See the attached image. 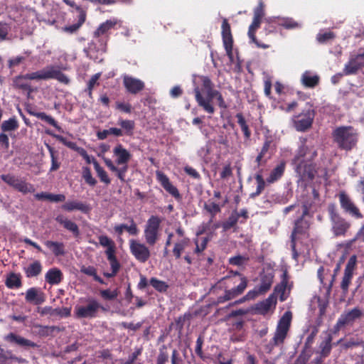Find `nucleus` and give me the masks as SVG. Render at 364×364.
Listing matches in <instances>:
<instances>
[{
    "label": "nucleus",
    "instance_id": "obj_18",
    "mask_svg": "<svg viewBox=\"0 0 364 364\" xmlns=\"http://www.w3.org/2000/svg\"><path fill=\"white\" fill-rule=\"evenodd\" d=\"M361 315L362 311L358 307H355L350 311L342 314L335 325L334 328L336 331H339L343 326L353 324V323L356 319L359 318Z\"/></svg>",
    "mask_w": 364,
    "mask_h": 364
},
{
    "label": "nucleus",
    "instance_id": "obj_1",
    "mask_svg": "<svg viewBox=\"0 0 364 364\" xmlns=\"http://www.w3.org/2000/svg\"><path fill=\"white\" fill-rule=\"evenodd\" d=\"M318 150L315 146L307 144V139H301V144L295 151L291 165L300 180L312 181L318 173V167L316 163Z\"/></svg>",
    "mask_w": 364,
    "mask_h": 364
},
{
    "label": "nucleus",
    "instance_id": "obj_17",
    "mask_svg": "<svg viewBox=\"0 0 364 364\" xmlns=\"http://www.w3.org/2000/svg\"><path fill=\"white\" fill-rule=\"evenodd\" d=\"M274 148L272 139L269 137L266 138L262 146L261 151L255 159V162L257 167L265 165L267 162L272 158V156L274 154Z\"/></svg>",
    "mask_w": 364,
    "mask_h": 364
},
{
    "label": "nucleus",
    "instance_id": "obj_32",
    "mask_svg": "<svg viewBox=\"0 0 364 364\" xmlns=\"http://www.w3.org/2000/svg\"><path fill=\"white\" fill-rule=\"evenodd\" d=\"M285 170V162L282 161L274 168H273L267 178V182L269 183H273L282 178Z\"/></svg>",
    "mask_w": 364,
    "mask_h": 364
},
{
    "label": "nucleus",
    "instance_id": "obj_25",
    "mask_svg": "<svg viewBox=\"0 0 364 364\" xmlns=\"http://www.w3.org/2000/svg\"><path fill=\"white\" fill-rule=\"evenodd\" d=\"M262 20L253 18L252 23L249 26L248 36L251 41L254 43L257 48L266 49L269 48V44L263 43L259 42L256 38L255 33L257 30L260 27Z\"/></svg>",
    "mask_w": 364,
    "mask_h": 364
},
{
    "label": "nucleus",
    "instance_id": "obj_61",
    "mask_svg": "<svg viewBox=\"0 0 364 364\" xmlns=\"http://www.w3.org/2000/svg\"><path fill=\"white\" fill-rule=\"evenodd\" d=\"M352 278H353V274H347V273L344 272V275L343 277L342 282L341 284V288L342 289L343 292L346 293L348 291Z\"/></svg>",
    "mask_w": 364,
    "mask_h": 364
},
{
    "label": "nucleus",
    "instance_id": "obj_12",
    "mask_svg": "<svg viewBox=\"0 0 364 364\" xmlns=\"http://www.w3.org/2000/svg\"><path fill=\"white\" fill-rule=\"evenodd\" d=\"M129 250L134 258L141 263L146 262L151 257L149 247L136 240H129Z\"/></svg>",
    "mask_w": 364,
    "mask_h": 364
},
{
    "label": "nucleus",
    "instance_id": "obj_8",
    "mask_svg": "<svg viewBox=\"0 0 364 364\" xmlns=\"http://www.w3.org/2000/svg\"><path fill=\"white\" fill-rule=\"evenodd\" d=\"M161 220L156 215H151L144 227V235L146 242L154 245L160 237V225Z\"/></svg>",
    "mask_w": 364,
    "mask_h": 364
},
{
    "label": "nucleus",
    "instance_id": "obj_21",
    "mask_svg": "<svg viewBox=\"0 0 364 364\" xmlns=\"http://www.w3.org/2000/svg\"><path fill=\"white\" fill-rule=\"evenodd\" d=\"M289 280V277L288 274V272L286 269L283 272V274H282V278H281V282L279 284L276 285V287H274V293H273L274 294H275V293L279 294V300L281 301H284L287 299L289 295L285 294L286 289H288L289 291H290V289L293 285L292 283H290Z\"/></svg>",
    "mask_w": 364,
    "mask_h": 364
},
{
    "label": "nucleus",
    "instance_id": "obj_47",
    "mask_svg": "<svg viewBox=\"0 0 364 364\" xmlns=\"http://www.w3.org/2000/svg\"><path fill=\"white\" fill-rule=\"evenodd\" d=\"M94 166L100 181L107 185L109 184L111 182L110 178H109L107 172L100 166L97 161H94Z\"/></svg>",
    "mask_w": 364,
    "mask_h": 364
},
{
    "label": "nucleus",
    "instance_id": "obj_13",
    "mask_svg": "<svg viewBox=\"0 0 364 364\" xmlns=\"http://www.w3.org/2000/svg\"><path fill=\"white\" fill-rule=\"evenodd\" d=\"M309 213V206L307 204L302 205V214L295 221L294 229L291 234V238L296 240L297 235H304L309 228L310 224L309 221L304 219V217L308 215Z\"/></svg>",
    "mask_w": 364,
    "mask_h": 364
},
{
    "label": "nucleus",
    "instance_id": "obj_27",
    "mask_svg": "<svg viewBox=\"0 0 364 364\" xmlns=\"http://www.w3.org/2000/svg\"><path fill=\"white\" fill-rule=\"evenodd\" d=\"M6 340L11 343H14L26 348L38 346L34 342L13 333L8 334L6 336Z\"/></svg>",
    "mask_w": 364,
    "mask_h": 364
},
{
    "label": "nucleus",
    "instance_id": "obj_20",
    "mask_svg": "<svg viewBox=\"0 0 364 364\" xmlns=\"http://www.w3.org/2000/svg\"><path fill=\"white\" fill-rule=\"evenodd\" d=\"M99 309L105 310L96 300L91 299L87 306H80L77 309V315L80 318H93L96 316Z\"/></svg>",
    "mask_w": 364,
    "mask_h": 364
},
{
    "label": "nucleus",
    "instance_id": "obj_55",
    "mask_svg": "<svg viewBox=\"0 0 364 364\" xmlns=\"http://www.w3.org/2000/svg\"><path fill=\"white\" fill-rule=\"evenodd\" d=\"M70 149L75 150L85 160L87 164L91 163V157L88 155L86 150L82 147H78L75 143L70 141Z\"/></svg>",
    "mask_w": 364,
    "mask_h": 364
},
{
    "label": "nucleus",
    "instance_id": "obj_6",
    "mask_svg": "<svg viewBox=\"0 0 364 364\" xmlns=\"http://www.w3.org/2000/svg\"><path fill=\"white\" fill-rule=\"evenodd\" d=\"M328 213L333 235L336 237L344 236L351 226L350 223L339 214L334 203L328 205Z\"/></svg>",
    "mask_w": 364,
    "mask_h": 364
},
{
    "label": "nucleus",
    "instance_id": "obj_58",
    "mask_svg": "<svg viewBox=\"0 0 364 364\" xmlns=\"http://www.w3.org/2000/svg\"><path fill=\"white\" fill-rule=\"evenodd\" d=\"M169 355L167 351L166 350V347L163 346L159 350V355L156 358V364H167L168 362Z\"/></svg>",
    "mask_w": 364,
    "mask_h": 364
},
{
    "label": "nucleus",
    "instance_id": "obj_3",
    "mask_svg": "<svg viewBox=\"0 0 364 364\" xmlns=\"http://www.w3.org/2000/svg\"><path fill=\"white\" fill-rule=\"evenodd\" d=\"M232 275L225 276L220 279L212 288L211 292L217 293V290H224L223 295L217 297L213 301L214 305L223 304L241 295L247 287L248 280L239 272H232Z\"/></svg>",
    "mask_w": 364,
    "mask_h": 364
},
{
    "label": "nucleus",
    "instance_id": "obj_46",
    "mask_svg": "<svg viewBox=\"0 0 364 364\" xmlns=\"http://www.w3.org/2000/svg\"><path fill=\"white\" fill-rule=\"evenodd\" d=\"M41 272V265L38 261H35L31 264L26 270L28 277H36Z\"/></svg>",
    "mask_w": 364,
    "mask_h": 364
},
{
    "label": "nucleus",
    "instance_id": "obj_56",
    "mask_svg": "<svg viewBox=\"0 0 364 364\" xmlns=\"http://www.w3.org/2000/svg\"><path fill=\"white\" fill-rule=\"evenodd\" d=\"M99 243L102 247H107V250H116L115 244L113 240H112L110 238H109L106 235H101L99 237Z\"/></svg>",
    "mask_w": 364,
    "mask_h": 364
},
{
    "label": "nucleus",
    "instance_id": "obj_49",
    "mask_svg": "<svg viewBox=\"0 0 364 364\" xmlns=\"http://www.w3.org/2000/svg\"><path fill=\"white\" fill-rule=\"evenodd\" d=\"M331 341H332V337L331 336H328V338H326L324 341H323L321 345V354L323 357H327L331 350Z\"/></svg>",
    "mask_w": 364,
    "mask_h": 364
},
{
    "label": "nucleus",
    "instance_id": "obj_44",
    "mask_svg": "<svg viewBox=\"0 0 364 364\" xmlns=\"http://www.w3.org/2000/svg\"><path fill=\"white\" fill-rule=\"evenodd\" d=\"M18 127V124L15 118H11L9 120L4 121L1 125L3 132L15 131Z\"/></svg>",
    "mask_w": 364,
    "mask_h": 364
},
{
    "label": "nucleus",
    "instance_id": "obj_51",
    "mask_svg": "<svg viewBox=\"0 0 364 364\" xmlns=\"http://www.w3.org/2000/svg\"><path fill=\"white\" fill-rule=\"evenodd\" d=\"M6 284L9 288H18L21 286V279L19 276L16 274H10L6 279Z\"/></svg>",
    "mask_w": 364,
    "mask_h": 364
},
{
    "label": "nucleus",
    "instance_id": "obj_63",
    "mask_svg": "<svg viewBox=\"0 0 364 364\" xmlns=\"http://www.w3.org/2000/svg\"><path fill=\"white\" fill-rule=\"evenodd\" d=\"M208 242V237H203L202 239V242H201V243L200 245L198 244V240H195L196 248L194 250V253L200 254L202 252H203L206 249Z\"/></svg>",
    "mask_w": 364,
    "mask_h": 364
},
{
    "label": "nucleus",
    "instance_id": "obj_37",
    "mask_svg": "<svg viewBox=\"0 0 364 364\" xmlns=\"http://www.w3.org/2000/svg\"><path fill=\"white\" fill-rule=\"evenodd\" d=\"M235 117L237 119V124L240 125L241 130L243 132L245 139L249 140L251 137L252 133L242 113H237Z\"/></svg>",
    "mask_w": 364,
    "mask_h": 364
},
{
    "label": "nucleus",
    "instance_id": "obj_4",
    "mask_svg": "<svg viewBox=\"0 0 364 364\" xmlns=\"http://www.w3.org/2000/svg\"><path fill=\"white\" fill-rule=\"evenodd\" d=\"M113 154L116 156L115 163L121 167H117L109 159H105L104 161L107 168L115 173L117 177L122 181L125 182L126 173L128 171V162L131 159L132 155L122 144H117L113 149Z\"/></svg>",
    "mask_w": 364,
    "mask_h": 364
},
{
    "label": "nucleus",
    "instance_id": "obj_34",
    "mask_svg": "<svg viewBox=\"0 0 364 364\" xmlns=\"http://www.w3.org/2000/svg\"><path fill=\"white\" fill-rule=\"evenodd\" d=\"M92 210L90 204L86 202L75 200L70 201V211L78 210L84 214H88Z\"/></svg>",
    "mask_w": 364,
    "mask_h": 364
},
{
    "label": "nucleus",
    "instance_id": "obj_16",
    "mask_svg": "<svg viewBox=\"0 0 364 364\" xmlns=\"http://www.w3.org/2000/svg\"><path fill=\"white\" fill-rule=\"evenodd\" d=\"M1 178L8 185L24 194L28 193H33L35 191L32 185L26 183L25 181L15 177L14 176L9 174L1 175Z\"/></svg>",
    "mask_w": 364,
    "mask_h": 364
},
{
    "label": "nucleus",
    "instance_id": "obj_28",
    "mask_svg": "<svg viewBox=\"0 0 364 364\" xmlns=\"http://www.w3.org/2000/svg\"><path fill=\"white\" fill-rule=\"evenodd\" d=\"M319 81V76L316 74H313L309 70L305 71L301 77V84L305 87L308 88H314L316 87L318 85Z\"/></svg>",
    "mask_w": 364,
    "mask_h": 364
},
{
    "label": "nucleus",
    "instance_id": "obj_62",
    "mask_svg": "<svg viewBox=\"0 0 364 364\" xmlns=\"http://www.w3.org/2000/svg\"><path fill=\"white\" fill-rule=\"evenodd\" d=\"M356 265V257L355 255L350 257L346 266L344 272L353 274V270Z\"/></svg>",
    "mask_w": 364,
    "mask_h": 364
},
{
    "label": "nucleus",
    "instance_id": "obj_60",
    "mask_svg": "<svg viewBox=\"0 0 364 364\" xmlns=\"http://www.w3.org/2000/svg\"><path fill=\"white\" fill-rule=\"evenodd\" d=\"M101 74L100 73H96L93 75L91 78L87 82V90L88 92V95L90 97L92 96V92L93 90V87L97 84V80L100 79Z\"/></svg>",
    "mask_w": 364,
    "mask_h": 364
},
{
    "label": "nucleus",
    "instance_id": "obj_43",
    "mask_svg": "<svg viewBox=\"0 0 364 364\" xmlns=\"http://www.w3.org/2000/svg\"><path fill=\"white\" fill-rule=\"evenodd\" d=\"M45 245L55 254L58 256L65 253L64 246L60 242L46 241Z\"/></svg>",
    "mask_w": 364,
    "mask_h": 364
},
{
    "label": "nucleus",
    "instance_id": "obj_2",
    "mask_svg": "<svg viewBox=\"0 0 364 364\" xmlns=\"http://www.w3.org/2000/svg\"><path fill=\"white\" fill-rule=\"evenodd\" d=\"M201 86H196L193 89V94L198 106L208 114H213L215 112L213 100L216 99L218 107L225 109L228 107L222 93L215 89V85L208 76L200 77Z\"/></svg>",
    "mask_w": 364,
    "mask_h": 364
},
{
    "label": "nucleus",
    "instance_id": "obj_41",
    "mask_svg": "<svg viewBox=\"0 0 364 364\" xmlns=\"http://www.w3.org/2000/svg\"><path fill=\"white\" fill-rule=\"evenodd\" d=\"M118 125L124 129V134L127 136H132L133 134V130L135 127V123L132 120L128 119H119L118 121Z\"/></svg>",
    "mask_w": 364,
    "mask_h": 364
},
{
    "label": "nucleus",
    "instance_id": "obj_9",
    "mask_svg": "<svg viewBox=\"0 0 364 364\" xmlns=\"http://www.w3.org/2000/svg\"><path fill=\"white\" fill-rule=\"evenodd\" d=\"M341 209L344 213L355 219H361L363 215L358 207L353 201L350 196L344 191H340L337 195Z\"/></svg>",
    "mask_w": 364,
    "mask_h": 364
},
{
    "label": "nucleus",
    "instance_id": "obj_50",
    "mask_svg": "<svg viewBox=\"0 0 364 364\" xmlns=\"http://www.w3.org/2000/svg\"><path fill=\"white\" fill-rule=\"evenodd\" d=\"M38 312L41 316H50L51 317L59 316L61 313L59 309H53L50 306L38 308Z\"/></svg>",
    "mask_w": 364,
    "mask_h": 364
},
{
    "label": "nucleus",
    "instance_id": "obj_29",
    "mask_svg": "<svg viewBox=\"0 0 364 364\" xmlns=\"http://www.w3.org/2000/svg\"><path fill=\"white\" fill-rule=\"evenodd\" d=\"M191 245V240L188 237H183L181 240L174 243L173 248V255L176 259H180L181 255L187 247Z\"/></svg>",
    "mask_w": 364,
    "mask_h": 364
},
{
    "label": "nucleus",
    "instance_id": "obj_59",
    "mask_svg": "<svg viewBox=\"0 0 364 364\" xmlns=\"http://www.w3.org/2000/svg\"><path fill=\"white\" fill-rule=\"evenodd\" d=\"M335 38V34L332 31L325 32V33H320L317 35V41L320 43H325L328 41L333 39Z\"/></svg>",
    "mask_w": 364,
    "mask_h": 364
},
{
    "label": "nucleus",
    "instance_id": "obj_14",
    "mask_svg": "<svg viewBox=\"0 0 364 364\" xmlns=\"http://www.w3.org/2000/svg\"><path fill=\"white\" fill-rule=\"evenodd\" d=\"M222 38L223 46L227 55L230 60L233 58L232 47H233V38L231 33L230 25L227 18H223L222 25Z\"/></svg>",
    "mask_w": 364,
    "mask_h": 364
},
{
    "label": "nucleus",
    "instance_id": "obj_5",
    "mask_svg": "<svg viewBox=\"0 0 364 364\" xmlns=\"http://www.w3.org/2000/svg\"><path fill=\"white\" fill-rule=\"evenodd\" d=\"M333 137L338 147L346 151L351 150L358 141V134L350 126L337 127L333 132Z\"/></svg>",
    "mask_w": 364,
    "mask_h": 364
},
{
    "label": "nucleus",
    "instance_id": "obj_22",
    "mask_svg": "<svg viewBox=\"0 0 364 364\" xmlns=\"http://www.w3.org/2000/svg\"><path fill=\"white\" fill-rule=\"evenodd\" d=\"M123 85L127 91L131 94L136 95L144 88V82L139 79L129 75L123 77Z\"/></svg>",
    "mask_w": 364,
    "mask_h": 364
},
{
    "label": "nucleus",
    "instance_id": "obj_42",
    "mask_svg": "<svg viewBox=\"0 0 364 364\" xmlns=\"http://www.w3.org/2000/svg\"><path fill=\"white\" fill-rule=\"evenodd\" d=\"M255 178L257 186L255 192L250 194L251 198H255L259 196L265 188V181L261 173H257Z\"/></svg>",
    "mask_w": 364,
    "mask_h": 364
},
{
    "label": "nucleus",
    "instance_id": "obj_31",
    "mask_svg": "<svg viewBox=\"0 0 364 364\" xmlns=\"http://www.w3.org/2000/svg\"><path fill=\"white\" fill-rule=\"evenodd\" d=\"M114 230L118 235H122L124 230L127 231L132 235H136L139 232L137 225L133 219L130 220L129 225L126 224L117 225L114 226Z\"/></svg>",
    "mask_w": 364,
    "mask_h": 364
},
{
    "label": "nucleus",
    "instance_id": "obj_54",
    "mask_svg": "<svg viewBox=\"0 0 364 364\" xmlns=\"http://www.w3.org/2000/svg\"><path fill=\"white\" fill-rule=\"evenodd\" d=\"M101 297L106 301H112L118 296L117 289L111 291L110 289H104L100 291Z\"/></svg>",
    "mask_w": 364,
    "mask_h": 364
},
{
    "label": "nucleus",
    "instance_id": "obj_39",
    "mask_svg": "<svg viewBox=\"0 0 364 364\" xmlns=\"http://www.w3.org/2000/svg\"><path fill=\"white\" fill-rule=\"evenodd\" d=\"M278 25L285 29H296L301 28V25L292 18H283L279 20Z\"/></svg>",
    "mask_w": 364,
    "mask_h": 364
},
{
    "label": "nucleus",
    "instance_id": "obj_19",
    "mask_svg": "<svg viewBox=\"0 0 364 364\" xmlns=\"http://www.w3.org/2000/svg\"><path fill=\"white\" fill-rule=\"evenodd\" d=\"M315 112L313 109H308L298 116V119L294 122L297 131L305 132L309 129L313 123Z\"/></svg>",
    "mask_w": 364,
    "mask_h": 364
},
{
    "label": "nucleus",
    "instance_id": "obj_33",
    "mask_svg": "<svg viewBox=\"0 0 364 364\" xmlns=\"http://www.w3.org/2000/svg\"><path fill=\"white\" fill-rule=\"evenodd\" d=\"M361 69L358 65V62L354 58V57H351L349 61L345 65L344 68L343 70V74H338V77H341L343 75H354L358 73V71Z\"/></svg>",
    "mask_w": 364,
    "mask_h": 364
},
{
    "label": "nucleus",
    "instance_id": "obj_30",
    "mask_svg": "<svg viewBox=\"0 0 364 364\" xmlns=\"http://www.w3.org/2000/svg\"><path fill=\"white\" fill-rule=\"evenodd\" d=\"M26 300L34 304H40L45 301L43 294L36 288H31L26 293Z\"/></svg>",
    "mask_w": 364,
    "mask_h": 364
},
{
    "label": "nucleus",
    "instance_id": "obj_52",
    "mask_svg": "<svg viewBox=\"0 0 364 364\" xmlns=\"http://www.w3.org/2000/svg\"><path fill=\"white\" fill-rule=\"evenodd\" d=\"M238 219L239 215H235L234 213H232L229 216L228 220L225 221L222 225V227L224 229V230H228L230 228L235 227L238 222Z\"/></svg>",
    "mask_w": 364,
    "mask_h": 364
},
{
    "label": "nucleus",
    "instance_id": "obj_48",
    "mask_svg": "<svg viewBox=\"0 0 364 364\" xmlns=\"http://www.w3.org/2000/svg\"><path fill=\"white\" fill-rule=\"evenodd\" d=\"M81 272H83L84 274H87V275L93 277V279L95 282H99L100 284H105L104 280L100 277H99L97 275V269L94 267H92V266H89L87 267H83L81 269Z\"/></svg>",
    "mask_w": 364,
    "mask_h": 364
},
{
    "label": "nucleus",
    "instance_id": "obj_45",
    "mask_svg": "<svg viewBox=\"0 0 364 364\" xmlns=\"http://www.w3.org/2000/svg\"><path fill=\"white\" fill-rule=\"evenodd\" d=\"M46 279L50 284H58L61 280V272L56 269H50L46 274Z\"/></svg>",
    "mask_w": 364,
    "mask_h": 364
},
{
    "label": "nucleus",
    "instance_id": "obj_23",
    "mask_svg": "<svg viewBox=\"0 0 364 364\" xmlns=\"http://www.w3.org/2000/svg\"><path fill=\"white\" fill-rule=\"evenodd\" d=\"M70 7L75 9L77 22L70 25V33L76 32L85 22L87 13L82 7L77 6L74 2L70 1ZM74 13V11H73Z\"/></svg>",
    "mask_w": 364,
    "mask_h": 364
},
{
    "label": "nucleus",
    "instance_id": "obj_26",
    "mask_svg": "<svg viewBox=\"0 0 364 364\" xmlns=\"http://www.w3.org/2000/svg\"><path fill=\"white\" fill-rule=\"evenodd\" d=\"M277 304V297L274 294H271L266 299L257 303L255 311L261 315H265L271 309L272 306Z\"/></svg>",
    "mask_w": 364,
    "mask_h": 364
},
{
    "label": "nucleus",
    "instance_id": "obj_24",
    "mask_svg": "<svg viewBox=\"0 0 364 364\" xmlns=\"http://www.w3.org/2000/svg\"><path fill=\"white\" fill-rule=\"evenodd\" d=\"M116 250H112L111 249L105 250V255L107 256V260L109 262L112 272H104L103 274L107 278L114 277L117 275L118 272L120 269L121 265L119 262L117 260V257L115 255Z\"/></svg>",
    "mask_w": 364,
    "mask_h": 364
},
{
    "label": "nucleus",
    "instance_id": "obj_36",
    "mask_svg": "<svg viewBox=\"0 0 364 364\" xmlns=\"http://www.w3.org/2000/svg\"><path fill=\"white\" fill-rule=\"evenodd\" d=\"M337 343L341 344L343 348L348 349L363 345V341L362 338L355 336L349 338L348 339H346L345 341H343V339L341 338L338 341Z\"/></svg>",
    "mask_w": 364,
    "mask_h": 364
},
{
    "label": "nucleus",
    "instance_id": "obj_38",
    "mask_svg": "<svg viewBox=\"0 0 364 364\" xmlns=\"http://www.w3.org/2000/svg\"><path fill=\"white\" fill-rule=\"evenodd\" d=\"M204 209L210 215V219L208 224L212 223L215 215L221 211V208L218 204L210 201L204 204Z\"/></svg>",
    "mask_w": 364,
    "mask_h": 364
},
{
    "label": "nucleus",
    "instance_id": "obj_57",
    "mask_svg": "<svg viewBox=\"0 0 364 364\" xmlns=\"http://www.w3.org/2000/svg\"><path fill=\"white\" fill-rule=\"evenodd\" d=\"M249 260L248 257L236 255L229 259V264L235 266H242Z\"/></svg>",
    "mask_w": 364,
    "mask_h": 364
},
{
    "label": "nucleus",
    "instance_id": "obj_53",
    "mask_svg": "<svg viewBox=\"0 0 364 364\" xmlns=\"http://www.w3.org/2000/svg\"><path fill=\"white\" fill-rule=\"evenodd\" d=\"M82 178L85 182L91 186H95L97 181L92 177L91 170L89 167H84L82 169Z\"/></svg>",
    "mask_w": 364,
    "mask_h": 364
},
{
    "label": "nucleus",
    "instance_id": "obj_10",
    "mask_svg": "<svg viewBox=\"0 0 364 364\" xmlns=\"http://www.w3.org/2000/svg\"><path fill=\"white\" fill-rule=\"evenodd\" d=\"M23 77L28 80H46L49 78H55L63 82L66 83L68 82L66 76L57 68L54 67H48L43 70L26 74Z\"/></svg>",
    "mask_w": 364,
    "mask_h": 364
},
{
    "label": "nucleus",
    "instance_id": "obj_15",
    "mask_svg": "<svg viewBox=\"0 0 364 364\" xmlns=\"http://www.w3.org/2000/svg\"><path fill=\"white\" fill-rule=\"evenodd\" d=\"M156 181L163 188L177 200H181L182 197L178 189L172 184L169 178L161 171H156Z\"/></svg>",
    "mask_w": 364,
    "mask_h": 364
},
{
    "label": "nucleus",
    "instance_id": "obj_11",
    "mask_svg": "<svg viewBox=\"0 0 364 364\" xmlns=\"http://www.w3.org/2000/svg\"><path fill=\"white\" fill-rule=\"evenodd\" d=\"M116 19H109L105 22L101 23L98 28L93 33V38L101 46H105L109 38L110 30L112 29L117 24Z\"/></svg>",
    "mask_w": 364,
    "mask_h": 364
},
{
    "label": "nucleus",
    "instance_id": "obj_64",
    "mask_svg": "<svg viewBox=\"0 0 364 364\" xmlns=\"http://www.w3.org/2000/svg\"><path fill=\"white\" fill-rule=\"evenodd\" d=\"M264 16V5L262 1L259 2L257 6L254 9L255 18L262 20Z\"/></svg>",
    "mask_w": 364,
    "mask_h": 364
},
{
    "label": "nucleus",
    "instance_id": "obj_35",
    "mask_svg": "<svg viewBox=\"0 0 364 364\" xmlns=\"http://www.w3.org/2000/svg\"><path fill=\"white\" fill-rule=\"evenodd\" d=\"M273 279L274 277L271 274L263 275L259 285L257 286L259 291L263 294H266L272 287Z\"/></svg>",
    "mask_w": 364,
    "mask_h": 364
},
{
    "label": "nucleus",
    "instance_id": "obj_40",
    "mask_svg": "<svg viewBox=\"0 0 364 364\" xmlns=\"http://www.w3.org/2000/svg\"><path fill=\"white\" fill-rule=\"evenodd\" d=\"M149 284L160 293H164L168 289V285L166 282L160 280L156 277H151L149 280Z\"/></svg>",
    "mask_w": 364,
    "mask_h": 364
},
{
    "label": "nucleus",
    "instance_id": "obj_7",
    "mask_svg": "<svg viewBox=\"0 0 364 364\" xmlns=\"http://www.w3.org/2000/svg\"><path fill=\"white\" fill-rule=\"evenodd\" d=\"M291 313L286 311L279 320L274 336L271 341L272 346H278L284 343L291 326Z\"/></svg>",
    "mask_w": 364,
    "mask_h": 364
}]
</instances>
